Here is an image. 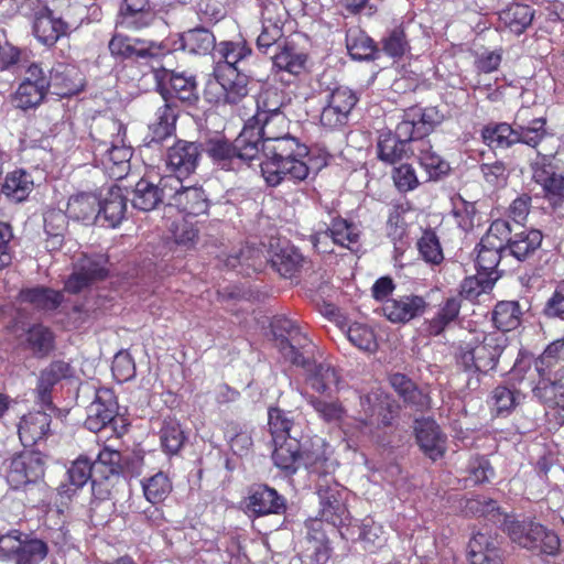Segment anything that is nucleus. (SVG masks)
Instances as JSON below:
<instances>
[{
  "label": "nucleus",
  "mask_w": 564,
  "mask_h": 564,
  "mask_svg": "<svg viewBox=\"0 0 564 564\" xmlns=\"http://www.w3.org/2000/svg\"><path fill=\"white\" fill-rule=\"evenodd\" d=\"M257 124L245 129L258 132L256 147L260 150L259 166L265 183L278 186L283 181L301 182L310 173L305 158L308 149L290 134V120L282 112L254 115Z\"/></svg>",
  "instance_id": "obj_1"
},
{
  "label": "nucleus",
  "mask_w": 564,
  "mask_h": 564,
  "mask_svg": "<svg viewBox=\"0 0 564 564\" xmlns=\"http://www.w3.org/2000/svg\"><path fill=\"white\" fill-rule=\"evenodd\" d=\"M307 402L324 422L344 424V426L354 427L367 436L376 435L380 429L391 425L395 412V406L379 389L360 395V410L350 416L347 415V410L338 400L308 395Z\"/></svg>",
  "instance_id": "obj_2"
},
{
  "label": "nucleus",
  "mask_w": 564,
  "mask_h": 564,
  "mask_svg": "<svg viewBox=\"0 0 564 564\" xmlns=\"http://www.w3.org/2000/svg\"><path fill=\"white\" fill-rule=\"evenodd\" d=\"M308 443L311 447L302 449L301 466L318 475L316 492L321 505V520L334 527L343 525L348 519L344 503L345 489L329 475L333 463L328 460L326 443L317 436L311 438Z\"/></svg>",
  "instance_id": "obj_3"
},
{
  "label": "nucleus",
  "mask_w": 564,
  "mask_h": 564,
  "mask_svg": "<svg viewBox=\"0 0 564 564\" xmlns=\"http://www.w3.org/2000/svg\"><path fill=\"white\" fill-rule=\"evenodd\" d=\"M473 512L499 524L510 539L521 547L554 555L560 549L557 534L534 521H518L513 517L500 512L494 500H475L470 502Z\"/></svg>",
  "instance_id": "obj_4"
},
{
  "label": "nucleus",
  "mask_w": 564,
  "mask_h": 564,
  "mask_svg": "<svg viewBox=\"0 0 564 564\" xmlns=\"http://www.w3.org/2000/svg\"><path fill=\"white\" fill-rule=\"evenodd\" d=\"M507 345L508 337L505 334L477 332L460 345L456 355L457 362L465 371L487 373L497 367Z\"/></svg>",
  "instance_id": "obj_5"
},
{
  "label": "nucleus",
  "mask_w": 564,
  "mask_h": 564,
  "mask_svg": "<svg viewBox=\"0 0 564 564\" xmlns=\"http://www.w3.org/2000/svg\"><path fill=\"white\" fill-rule=\"evenodd\" d=\"M258 132L242 129L234 142L215 137L206 142L207 154L225 170H231L238 162L250 163L260 160V150L256 147Z\"/></svg>",
  "instance_id": "obj_6"
},
{
  "label": "nucleus",
  "mask_w": 564,
  "mask_h": 564,
  "mask_svg": "<svg viewBox=\"0 0 564 564\" xmlns=\"http://www.w3.org/2000/svg\"><path fill=\"white\" fill-rule=\"evenodd\" d=\"M163 192L167 195V205L164 209L165 217H170L174 209L178 215L199 216L207 212L209 200L204 189L199 186H185L177 177L167 176L163 184Z\"/></svg>",
  "instance_id": "obj_7"
},
{
  "label": "nucleus",
  "mask_w": 564,
  "mask_h": 564,
  "mask_svg": "<svg viewBox=\"0 0 564 564\" xmlns=\"http://www.w3.org/2000/svg\"><path fill=\"white\" fill-rule=\"evenodd\" d=\"M202 156L199 145L195 142L178 140L166 151L165 170L162 176H174L180 181L195 172Z\"/></svg>",
  "instance_id": "obj_8"
},
{
  "label": "nucleus",
  "mask_w": 564,
  "mask_h": 564,
  "mask_svg": "<svg viewBox=\"0 0 564 564\" xmlns=\"http://www.w3.org/2000/svg\"><path fill=\"white\" fill-rule=\"evenodd\" d=\"M94 158L109 177L121 180L130 171L132 147L126 144V139L118 138L108 147H94Z\"/></svg>",
  "instance_id": "obj_9"
},
{
  "label": "nucleus",
  "mask_w": 564,
  "mask_h": 564,
  "mask_svg": "<svg viewBox=\"0 0 564 564\" xmlns=\"http://www.w3.org/2000/svg\"><path fill=\"white\" fill-rule=\"evenodd\" d=\"M45 460L40 452H23L11 459L7 479L9 485L19 489L36 482L44 476Z\"/></svg>",
  "instance_id": "obj_10"
},
{
  "label": "nucleus",
  "mask_w": 564,
  "mask_h": 564,
  "mask_svg": "<svg viewBox=\"0 0 564 564\" xmlns=\"http://www.w3.org/2000/svg\"><path fill=\"white\" fill-rule=\"evenodd\" d=\"M154 77L165 104L174 105V99L188 102L197 99L196 82L193 76L163 68L155 70Z\"/></svg>",
  "instance_id": "obj_11"
},
{
  "label": "nucleus",
  "mask_w": 564,
  "mask_h": 564,
  "mask_svg": "<svg viewBox=\"0 0 564 564\" xmlns=\"http://www.w3.org/2000/svg\"><path fill=\"white\" fill-rule=\"evenodd\" d=\"M286 18V11L283 7L269 3L264 6L261 18V31L257 37V48L269 54L273 46L280 48L285 41L283 40V28Z\"/></svg>",
  "instance_id": "obj_12"
},
{
  "label": "nucleus",
  "mask_w": 564,
  "mask_h": 564,
  "mask_svg": "<svg viewBox=\"0 0 564 564\" xmlns=\"http://www.w3.org/2000/svg\"><path fill=\"white\" fill-rule=\"evenodd\" d=\"M271 327L282 356L293 365H304V356L295 345L303 346L307 339L297 325L289 318L275 317Z\"/></svg>",
  "instance_id": "obj_13"
},
{
  "label": "nucleus",
  "mask_w": 564,
  "mask_h": 564,
  "mask_svg": "<svg viewBox=\"0 0 564 564\" xmlns=\"http://www.w3.org/2000/svg\"><path fill=\"white\" fill-rule=\"evenodd\" d=\"M359 237L360 230L355 224L337 218L332 221L330 227L326 231L316 232L312 237V242L319 252H328V240L354 251L358 247Z\"/></svg>",
  "instance_id": "obj_14"
},
{
  "label": "nucleus",
  "mask_w": 564,
  "mask_h": 564,
  "mask_svg": "<svg viewBox=\"0 0 564 564\" xmlns=\"http://www.w3.org/2000/svg\"><path fill=\"white\" fill-rule=\"evenodd\" d=\"M107 259L102 254L83 257L75 265L73 274L65 283V290L69 293H79L90 283L102 280L107 275Z\"/></svg>",
  "instance_id": "obj_15"
},
{
  "label": "nucleus",
  "mask_w": 564,
  "mask_h": 564,
  "mask_svg": "<svg viewBox=\"0 0 564 564\" xmlns=\"http://www.w3.org/2000/svg\"><path fill=\"white\" fill-rule=\"evenodd\" d=\"M118 413V403L110 389L95 391L93 402L87 406L86 427L91 432H99L113 421Z\"/></svg>",
  "instance_id": "obj_16"
},
{
  "label": "nucleus",
  "mask_w": 564,
  "mask_h": 564,
  "mask_svg": "<svg viewBox=\"0 0 564 564\" xmlns=\"http://www.w3.org/2000/svg\"><path fill=\"white\" fill-rule=\"evenodd\" d=\"M167 176L160 172L149 173L147 178H141L133 191L132 206L142 212L154 209L160 203H167V195L163 192V184Z\"/></svg>",
  "instance_id": "obj_17"
},
{
  "label": "nucleus",
  "mask_w": 564,
  "mask_h": 564,
  "mask_svg": "<svg viewBox=\"0 0 564 564\" xmlns=\"http://www.w3.org/2000/svg\"><path fill=\"white\" fill-rule=\"evenodd\" d=\"M415 437L422 452L432 460L442 458L446 451L447 437L432 419L415 421Z\"/></svg>",
  "instance_id": "obj_18"
},
{
  "label": "nucleus",
  "mask_w": 564,
  "mask_h": 564,
  "mask_svg": "<svg viewBox=\"0 0 564 564\" xmlns=\"http://www.w3.org/2000/svg\"><path fill=\"white\" fill-rule=\"evenodd\" d=\"M84 76L75 65L57 63L50 72V88L56 96L76 95L84 88Z\"/></svg>",
  "instance_id": "obj_19"
},
{
  "label": "nucleus",
  "mask_w": 564,
  "mask_h": 564,
  "mask_svg": "<svg viewBox=\"0 0 564 564\" xmlns=\"http://www.w3.org/2000/svg\"><path fill=\"white\" fill-rule=\"evenodd\" d=\"M247 509L257 516L279 514L285 510V499L267 485L251 488L246 502Z\"/></svg>",
  "instance_id": "obj_20"
},
{
  "label": "nucleus",
  "mask_w": 564,
  "mask_h": 564,
  "mask_svg": "<svg viewBox=\"0 0 564 564\" xmlns=\"http://www.w3.org/2000/svg\"><path fill=\"white\" fill-rule=\"evenodd\" d=\"M426 306L423 297L406 295L399 299H387L381 307L383 315L393 323H406L421 315Z\"/></svg>",
  "instance_id": "obj_21"
},
{
  "label": "nucleus",
  "mask_w": 564,
  "mask_h": 564,
  "mask_svg": "<svg viewBox=\"0 0 564 564\" xmlns=\"http://www.w3.org/2000/svg\"><path fill=\"white\" fill-rule=\"evenodd\" d=\"M301 366L306 369V381L308 386L317 393L330 394L338 390L340 378L337 369L332 364L308 362L304 358V365Z\"/></svg>",
  "instance_id": "obj_22"
},
{
  "label": "nucleus",
  "mask_w": 564,
  "mask_h": 564,
  "mask_svg": "<svg viewBox=\"0 0 564 564\" xmlns=\"http://www.w3.org/2000/svg\"><path fill=\"white\" fill-rule=\"evenodd\" d=\"M128 198L123 195L122 188L111 186L106 195L100 198L98 206L97 221L102 226L116 227L124 218Z\"/></svg>",
  "instance_id": "obj_23"
},
{
  "label": "nucleus",
  "mask_w": 564,
  "mask_h": 564,
  "mask_svg": "<svg viewBox=\"0 0 564 564\" xmlns=\"http://www.w3.org/2000/svg\"><path fill=\"white\" fill-rule=\"evenodd\" d=\"M67 31L68 24L62 19L55 18L50 9L43 8L35 13L33 33L41 43L53 45Z\"/></svg>",
  "instance_id": "obj_24"
},
{
  "label": "nucleus",
  "mask_w": 564,
  "mask_h": 564,
  "mask_svg": "<svg viewBox=\"0 0 564 564\" xmlns=\"http://www.w3.org/2000/svg\"><path fill=\"white\" fill-rule=\"evenodd\" d=\"M470 564H502L497 540L482 532L474 534L468 544Z\"/></svg>",
  "instance_id": "obj_25"
},
{
  "label": "nucleus",
  "mask_w": 564,
  "mask_h": 564,
  "mask_svg": "<svg viewBox=\"0 0 564 564\" xmlns=\"http://www.w3.org/2000/svg\"><path fill=\"white\" fill-rule=\"evenodd\" d=\"M51 416L42 411L31 412L21 417L18 433L24 446H32L43 440L50 432Z\"/></svg>",
  "instance_id": "obj_26"
},
{
  "label": "nucleus",
  "mask_w": 564,
  "mask_h": 564,
  "mask_svg": "<svg viewBox=\"0 0 564 564\" xmlns=\"http://www.w3.org/2000/svg\"><path fill=\"white\" fill-rule=\"evenodd\" d=\"M533 180L541 185L545 196L549 198L562 197L564 195V175L543 156L533 166Z\"/></svg>",
  "instance_id": "obj_27"
},
{
  "label": "nucleus",
  "mask_w": 564,
  "mask_h": 564,
  "mask_svg": "<svg viewBox=\"0 0 564 564\" xmlns=\"http://www.w3.org/2000/svg\"><path fill=\"white\" fill-rule=\"evenodd\" d=\"M301 441L292 435L289 440L274 444L272 459L274 465L288 475L294 474L301 467Z\"/></svg>",
  "instance_id": "obj_28"
},
{
  "label": "nucleus",
  "mask_w": 564,
  "mask_h": 564,
  "mask_svg": "<svg viewBox=\"0 0 564 564\" xmlns=\"http://www.w3.org/2000/svg\"><path fill=\"white\" fill-rule=\"evenodd\" d=\"M153 13L148 0H123L118 23L122 28L139 30L151 23Z\"/></svg>",
  "instance_id": "obj_29"
},
{
  "label": "nucleus",
  "mask_w": 564,
  "mask_h": 564,
  "mask_svg": "<svg viewBox=\"0 0 564 564\" xmlns=\"http://www.w3.org/2000/svg\"><path fill=\"white\" fill-rule=\"evenodd\" d=\"M67 480L74 486L83 488L88 480H91V489L94 495H99L100 499L108 496L109 491L99 492V476L96 473L95 466L91 460L86 456H79L75 459L70 467L67 469Z\"/></svg>",
  "instance_id": "obj_30"
},
{
  "label": "nucleus",
  "mask_w": 564,
  "mask_h": 564,
  "mask_svg": "<svg viewBox=\"0 0 564 564\" xmlns=\"http://www.w3.org/2000/svg\"><path fill=\"white\" fill-rule=\"evenodd\" d=\"M90 137L96 142L95 147H108L115 139H126V128L112 117L98 116L93 119Z\"/></svg>",
  "instance_id": "obj_31"
},
{
  "label": "nucleus",
  "mask_w": 564,
  "mask_h": 564,
  "mask_svg": "<svg viewBox=\"0 0 564 564\" xmlns=\"http://www.w3.org/2000/svg\"><path fill=\"white\" fill-rule=\"evenodd\" d=\"M166 227L174 243L182 250H192L199 239V231L196 224L187 220L184 215H177L172 220L167 217Z\"/></svg>",
  "instance_id": "obj_32"
},
{
  "label": "nucleus",
  "mask_w": 564,
  "mask_h": 564,
  "mask_svg": "<svg viewBox=\"0 0 564 564\" xmlns=\"http://www.w3.org/2000/svg\"><path fill=\"white\" fill-rule=\"evenodd\" d=\"M412 154L417 156L430 180H437L449 171L448 163L433 151L430 140L416 142L412 148Z\"/></svg>",
  "instance_id": "obj_33"
},
{
  "label": "nucleus",
  "mask_w": 564,
  "mask_h": 564,
  "mask_svg": "<svg viewBox=\"0 0 564 564\" xmlns=\"http://www.w3.org/2000/svg\"><path fill=\"white\" fill-rule=\"evenodd\" d=\"M21 301L44 312L55 311L64 301L62 292L46 286H34L20 292Z\"/></svg>",
  "instance_id": "obj_34"
},
{
  "label": "nucleus",
  "mask_w": 564,
  "mask_h": 564,
  "mask_svg": "<svg viewBox=\"0 0 564 564\" xmlns=\"http://www.w3.org/2000/svg\"><path fill=\"white\" fill-rule=\"evenodd\" d=\"M268 419L273 444H280L281 441L289 440L292 435L299 438L301 429L295 424L291 412H285L279 408H271L268 412Z\"/></svg>",
  "instance_id": "obj_35"
},
{
  "label": "nucleus",
  "mask_w": 564,
  "mask_h": 564,
  "mask_svg": "<svg viewBox=\"0 0 564 564\" xmlns=\"http://www.w3.org/2000/svg\"><path fill=\"white\" fill-rule=\"evenodd\" d=\"M460 311V300L458 297H449L440 305L437 313L423 324V330L430 336L442 334L445 328L451 325Z\"/></svg>",
  "instance_id": "obj_36"
},
{
  "label": "nucleus",
  "mask_w": 564,
  "mask_h": 564,
  "mask_svg": "<svg viewBox=\"0 0 564 564\" xmlns=\"http://www.w3.org/2000/svg\"><path fill=\"white\" fill-rule=\"evenodd\" d=\"M177 109L175 105L164 104L155 112L153 122L149 124L150 142L160 143L175 131Z\"/></svg>",
  "instance_id": "obj_37"
},
{
  "label": "nucleus",
  "mask_w": 564,
  "mask_h": 564,
  "mask_svg": "<svg viewBox=\"0 0 564 564\" xmlns=\"http://www.w3.org/2000/svg\"><path fill=\"white\" fill-rule=\"evenodd\" d=\"M542 232L536 229H522L514 232L509 239L508 251L516 259L522 261L533 254L542 243Z\"/></svg>",
  "instance_id": "obj_38"
},
{
  "label": "nucleus",
  "mask_w": 564,
  "mask_h": 564,
  "mask_svg": "<svg viewBox=\"0 0 564 564\" xmlns=\"http://www.w3.org/2000/svg\"><path fill=\"white\" fill-rule=\"evenodd\" d=\"M531 388L534 397L547 408L557 410L564 421V387L552 383L551 378L541 375L539 376L538 383L531 386Z\"/></svg>",
  "instance_id": "obj_39"
},
{
  "label": "nucleus",
  "mask_w": 564,
  "mask_h": 564,
  "mask_svg": "<svg viewBox=\"0 0 564 564\" xmlns=\"http://www.w3.org/2000/svg\"><path fill=\"white\" fill-rule=\"evenodd\" d=\"M34 181L24 170H14L7 174L1 186V193L9 199L20 203L26 199L33 191Z\"/></svg>",
  "instance_id": "obj_40"
},
{
  "label": "nucleus",
  "mask_w": 564,
  "mask_h": 564,
  "mask_svg": "<svg viewBox=\"0 0 564 564\" xmlns=\"http://www.w3.org/2000/svg\"><path fill=\"white\" fill-rule=\"evenodd\" d=\"M528 109H520L516 115L514 128L518 134V143H523L535 148L546 135L545 119L535 118L528 123L523 122V117Z\"/></svg>",
  "instance_id": "obj_41"
},
{
  "label": "nucleus",
  "mask_w": 564,
  "mask_h": 564,
  "mask_svg": "<svg viewBox=\"0 0 564 564\" xmlns=\"http://www.w3.org/2000/svg\"><path fill=\"white\" fill-rule=\"evenodd\" d=\"M481 138L492 149H508L519 141L514 124L506 122L485 126L481 130Z\"/></svg>",
  "instance_id": "obj_42"
},
{
  "label": "nucleus",
  "mask_w": 564,
  "mask_h": 564,
  "mask_svg": "<svg viewBox=\"0 0 564 564\" xmlns=\"http://www.w3.org/2000/svg\"><path fill=\"white\" fill-rule=\"evenodd\" d=\"M100 198L90 193H80L69 198L67 203V215L76 220L90 223L97 221L98 206Z\"/></svg>",
  "instance_id": "obj_43"
},
{
  "label": "nucleus",
  "mask_w": 564,
  "mask_h": 564,
  "mask_svg": "<svg viewBox=\"0 0 564 564\" xmlns=\"http://www.w3.org/2000/svg\"><path fill=\"white\" fill-rule=\"evenodd\" d=\"M522 312L516 301H501L496 304L491 321L500 334L516 329L521 323Z\"/></svg>",
  "instance_id": "obj_44"
},
{
  "label": "nucleus",
  "mask_w": 564,
  "mask_h": 564,
  "mask_svg": "<svg viewBox=\"0 0 564 564\" xmlns=\"http://www.w3.org/2000/svg\"><path fill=\"white\" fill-rule=\"evenodd\" d=\"M533 15L530 6L513 3L499 13V20L512 33L521 34L532 23Z\"/></svg>",
  "instance_id": "obj_45"
},
{
  "label": "nucleus",
  "mask_w": 564,
  "mask_h": 564,
  "mask_svg": "<svg viewBox=\"0 0 564 564\" xmlns=\"http://www.w3.org/2000/svg\"><path fill=\"white\" fill-rule=\"evenodd\" d=\"M306 59L307 57L304 53L286 42L272 56V63L275 68L292 75H299L305 68Z\"/></svg>",
  "instance_id": "obj_46"
},
{
  "label": "nucleus",
  "mask_w": 564,
  "mask_h": 564,
  "mask_svg": "<svg viewBox=\"0 0 564 564\" xmlns=\"http://www.w3.org/2000/svg\"><path fill=\"white\" fill-rule=\"evenodd\" d=\"M216 39L205 28L188 30L181 35V46L192 54H207L215 48Z\"/></svg>",
  "instance_id": "obj_47"
},
{
  "label": "nucleus",
  "mask_w": 564,
  "mask_h": 564,
  "mask_svg": "<svg viewBox=\"0 0 564 564\" xmlns=\"http://www.w3.org/2000/svg\"><path fill=\"white\" fill-rule=\"evenodd\" d=\"M304 261L300 251L289 243L280 247L271 257L272 267L284 278H291Z\"/></svg>",
  "instance_id": "obj_48"
},
{
  "label": "nucleus",
  "mask_w": 564,
  "mask_h": 564,
  "mask_svg": "<svg viewBox=\"0 0 564 564\" xmlns=\"http://www.w3.org/2000/svg\"><path fill=\"white\" fill-rule=\"evenodd\" d=\"M109 50L113 56L122 58H144L149 55V48L144 42L121 34L112 36L109 42Z\"/></svg>",
  "instance_id": "obj_49"
},
{
  "label": "nucleus",
  "mask_w": 564,
  "mask_h": 564,
  "mask_svg": "<svg viewBox=\"0 0 564 564\" xmlns=\"http://www.w3.org/2000/svg\"><path fill=\"white\" fill-rule=\"evenodd\" d=\"M225 265L231 269L242 267L241 273L249 274L250 270H258L262 267V250L251 246H246L238 253L229 254L225 260Z\"/></svg>",
  "instance_id": "obj_50"
},
{
  "label": "nucleus",
  "mask_w": 564,
  "mask_h": 564,
  "mask_svg": "<svg viewBox=\"0 0 564 564\" xmlns=\"http://www.w3.org/2000/svg\"><path fill=\"white\" fill-rule=\"evenodd\" d=\"M219 63L224 62L231 74L239 73V64L251 54V50L242 42H221L216 48Z\"/></svg>",
  "instance_id": "obj_51"
},
{
  "label": "nucleus",
  "mask_w": 564,
  "mask_h": 564,
  "mask_svg": "<svg viewBox=\"0 0 564 564\" xmlns=\"http://www.w3.org/2000/svg\"><path fill=\"white\" fill-rule=\"evenodd\" d=\"M410 151L400 139L388 132H381L377 143V153L380 161L394 164Z\"/></svg>",
  "instance_id": "obj_52"
},
{
  "label": "nucleus",
  "mask_w": 564,
  "mask_h": 564,
  "mask_svg": "<svg viewBox=\"0 0 564 564\" xmlns=\"http://www.w3.org/2000/svg\"><path fill=\"white\" fill-rule=\"evenodd\" d=\"M346 47L355 59L371 58L376 52L375 42L364 31L356 28L347 31Z\"/></svg>",
  "instance_id": "obj_53"
},
{
  "label": "nucleus",
  "mask_w": 564,
  "mask_h": 564,
  "mask_svg": "<svg viewBox=\"0 0 564 564\" xmlns=\"http://www.w3.org/2000/svg\"><path fill=\"white\" fill-rule=\"evenodd\" d=\"M141 484L145 499L153 505L165 500L172 491V482L162 471L143 479Z\"/></svg>",
  "instance_id": "obj_54"
},
{
  "label": "nucleus",
  "mask_w": 564,
  "mask_h": 564,
  "mask_svg": "<svg viewBox=\"0 0 564 564\" xmlns=\"http://www.w3.org/2000/svg\"><path fill=\"white\" fill-rule=\"evenodd\" d=\"M160 441L163 451L167 455L177 454L185 442V435L181 424L175 420L164 421L160 432Z\"/></svg>",
  "instance_id": "obj_55"
},
{
  "label": "nucleus",
  "mask_w": 564,
  "mask_h": 564,
  "mask_svg": "<svg viewBox=\"0 0 564 564\" xmlns=\"http://www.w3.org/2000/svg\"><path fill=\"white\" fill-rule=\"evenodd\" d=\"M47 545L39 539L24 536L14 557L15 564H40L47 555Z\"/></svg>",
  "instance_id": "obj_56"
},
{
  "label": "nucleus",
  "mask_w": 564,
  "mask_h": 564,
  "mask_svg": "<svg viewBox=\"0 0 564 564\" xmlns=\"http://www.w3.org/2000/svg\"><path fill=\"white\" fill-rule=\"evenodd\" d=\"M73 368L68 362L57 360L45 368L39 379V391L44 399L50 389L62 379L72 377Z\"/></svg>",
  "instance_id": "obj_57"
},
{
  "label": "nucleus",
  "mask_w": 564,
  "mask_h": 564,
  "mask_svg": "<svg viewBox=\"0 0 564 564\" xmlns=\"http://www.w3.org/2000/svg\"><path fill=\"white\" fill-rule=\"evenodd\" d=\"M47 89L44 88L43 83L37 86L29 82H22L14 94V104L18 108L26 110L39 106Z\"/></svg>",
  "instance_id": "obj_58"
},
{
  "label": "nucleus",
  "mask_w": 564,
  "mask_h": 564,
  "mask_svg": "<svg viewBox=\"0 0 564 564\" xmlns=\"http://www.w3.org/2000/svg\"><path fill=\"white\" fill-rule=\"evenodd\" d=\"M390 383L405 403L414 406L425 405L426 397L420 390H417L414 383L404 375H392L390 378Z\"/></svg>",
  "instance_id": "obj_59"
},
{
  "label": "nucleus",
  "mask_w": 564,
  "mask_h": 564,
  "mask_svg": "<svg viewBox=\"0 0 564 564\" xmlns=\"http://www.w3.org/2000/svg\"><path fill=\"white\" fill-rule=\"evenodd\" d=\"M409 116L412 120H415L416 129L424 138L442 123L444 119L443 113L435 107H413L409 109Z\"/></svg>",
  "instance_id": "obj_60"
},
{
  "label": "nucleus",
  "mask_w": 564,
  "mask_h": 564,
  "mask_svg": "<svg viewBox=\"0 0 564 564\" xmlns=\"http://www.w3.org/2000/svg\"><path fill=\"white\" fill-rule=\"evenodd\" d=\"M506 251L502 247L480 240L477 246L476 258L479 272L482 271L487 275L492 274L501 260L502 253Z\"/></svg>",
  "instance_id": "obj_61"
},
{
  "label": "nucleus",
  "mask_w": 564,
  "mask_h": 564,
  "mask_svg": "<svg viewBox=\"0 0 564 564\" xmlns=\"http://www.w3.org/2000/svg\"><path fill=\"white\" fill-rule=\"evenodd\" d=\"M221 87L224 100L228 104H238L248 96L247 79L239 73L229 74L226 78L217 80Z\"/></svg>",
  "instance_id": "obj_62"
},
{
  "label": "nucleus",
  "mask_w": 564,
  "mask_h": 564,
  "mask_svg": "<svg viewBox=\"0 0 564 564\" xmlns=\"http://www.w3.org/2000/svg\"><path fill=\"white\" fill-rule=\"evenodd\" d=\"M359 539L364 544V549L369 552H375L382 547L387 541L382 525L372 519H365L362 521Z\"/></svg>",
  "instance_id": "obj_63"
},
{
  "label": "nucleus",
  "mask_w": 564,
  "mask_h": 564,
  "mask_svg": "<svg viewBox=\"0 0 564 564\" xmlns=\"http://www.w3.org/2000/svg\"><path fill=\"white\" fill-rule=\"evenodd\" d=\"M121 454L118 451L104 448L99 452L97 459L93 463L100 479H108L110 476L119 475L121 471Z\"/></svg>",
  "instance_id": "obj_64"
}]
</instances>
